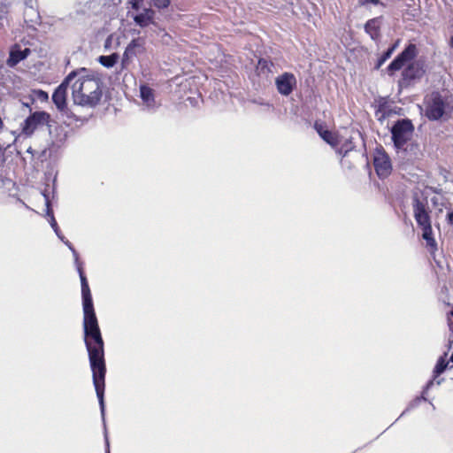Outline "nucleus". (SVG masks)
I'll return each mask as SVG.
<instances>
[{"label":"nucleus","mask_w":453,"mask_h":453,"mask_svg":"<svg viewBox=\"0 0 453 453\" xmlns=\"http://www.w3.org/2000/svg\"><path fill=\"white\" fill-rule=\"evenodd\" d=\"M75 265L81 279L83 309V339L88 351L92 372L93 384L99 401L101 411L104 412V388L106 363L104 357V342L98 319L96 315L92 295L83 269V263L79 260L77 252L73 250Z\"/></svg>","instance_id":"1"},{"label":"nucleus","mask_w":453,"mask_h":453,"mask_svg":"<svg viewBox=\"0 0 453 453\" xmlns=\"http://www.w3.org/2000/svg\"><path fill=\"white\" fill-rule=\"evenodd\" d=\"M72 95L76 104L94 107L102 97L100 81L92 77L79 78L72 85Z\"/></svg>","instance_id":"2"},{"label":"nucleus","mask_w":453,"mask_h":453,"mask_svg":"<svg viewBox=\"0 0 453 453\" xmlns=\"http://www.w3.org/2000/svg\"><path fill=\"white\" fill-rule=\"evenodd\" d=\"M413 217L418 227L422 230V237L426 242V246L436 249V241L434 238L432 228L431 211L429 209L426 197L421 198L418 194H414L411 201Z\"/></svg>","instance_id":"3"},{"label":"nucleus","mask_w":453,"mask_h":453,"mask_svg":"<svg viewBox=\"0 0 453 453\" xmlns=\"http://www.w3.org/2000/svg\"><path fill=\"white\" fill-rule=\"evenodd\" d=\"M426 116L430 120L441 119L448 110H452L449 104L442 97L440 92L433 91L425 101Z\"/></svg>","instance_id":"4"},{"label":"nucleus","mask_w":453,"mask_h":453,"mask_svg":"<svg viewBox=\"0 0 453 453\" xmlns=\"http://www.w3.org/2000/svg\"><path fill=\"white\" fill-rule=\"evenodd\" d=\"M414 130L413 125L409 119L398 120L391 129L392 140L396 148L403 147L410 140Z\"/></svg>","instance_id":"5"},{"label":"nucleus","mask_w":453,"mask_h":453,"mask_svg":"<svg viewBox=\"0 0 453 453\" xmlns=\"http://www.w3.org/2000/svg\"><path fill=\"white\" fill-rule=\"evenodd\" d=\"M50 119V116L46 111H35L21 125L22 134L26 136H31L38 127L47 124Z\"/></svg>","instance_id":"6"},{"label":"nucleus","mask_w":453,"mask_h":453,"mask_svg":"<svg viewBox=\"0 0 453 453\" xmlns=\"http://www.w3.org/2000/svg\"><path fill=\"white\" fill-rule=\"evenodd\" d=\"M418 55L417 46L410 43L406 48L388 65L387 70L392 75L395 72L401 70L403 65L413 60Z\"/></svg>","instance_id":"7"},{"label":"nucleus","mask_w":453,"mask_h":453,"mask_svg":"<svg viewBox=\"0 0 453 453\" xmlns=\"http://www.w3.org/2000/svg\"><path fill=\"white\" fill-rule=\"evenodd\" d=\"M76 76L74 72L70 73L64 81L58 85L52 94V101L59 111H65L67 109V88L70 81Z\"/></svg>","instance_id":"8"},{"label":"nucleus","mask_w":453,"mask_h":453,"mask_svg":"<svg viewBox=\"0 0 453 453\" xmlns=\"http://www.w3.org/2000/svg\"><path fill=\"white\" fill-rule=\"evenodd\" d=\"M425 73L423 66L418 62H411L402 72V77L398 81L401 88H408L414 81L420 79Z\"/></svg>","instance_id":"9"},{"label":"nucleus","mask_w":453,"mask_h":453,"mask_svg":"<svg viewBox=\"0 0 453 453\" xmlns=\"http://www.w3.org/2000/svg\"><path fill=\"white\" fill-rule=\"evenodd\" d=\"M373 166L379 178L384 179L391 174V160L386 151L380 148L377 149L373 157Z\"/></svg>","instance_id":"10"},{"label":"nucleus","mask_w":453,"mask_h":453,"mask_svg":"<svg viewBox=\"0 0 453 453\" xmlns=\"http://www.w3.org/2000/svg\"><path fill=\"white\" fill-rule=\"evenodd\" d=\"M144 50V41L142 38L133 39L127 46L121 58V70L127 69L134 57Z\"/></svg>","instance_id":"11"},{"label":"nucleus","mask_w":453,"mask_h":453,"mask_svg":"<svg viewBox=\"0 0 453 453\" xmlns=\"http://www.w3.org/2000/svg\"><path fill=\"white\" fill-rule=\"evenodd\" d=\"M278 92L282 96H289L296 87V78L292 73H283L275 79Z\"/></svg>","instance_id":"12"},{"label":"nucleus","mask_w":453,"mask_h":453,"mask_svg":"<svg viewBox=\"0 0 453 453\" xmlns=\"http://www.w3.org/2000/svg\"><path fill=\"white\" fill-rule=\"evenodd\" d=\"M31 53L29 48L21 49V46L15 43L10 50L9 58L7 59V65L11 67L15 66L20 61L24 60Z\"/></svg>","instance_id":"13"},{"label":"nucleus","mask_w":453,"mask_h":453,"mask_svg":"<svg viewBox=\"0 0 453 453\" xmlns=\"http://www.w3.org/2000/svg\"><path fill=\"white\" fill-rule=\"evenodd\" d=\"M155 12L150 7H144L142 12L134 17V21L141 27H146L153 22Z\"/></svg>","instance_id":"14"},{"label":"nucleus","mask_w":453,"mask_h":453,"mask_svg":"<svg viewBox=\"0 0 453 453\" xmlns=\"http://www.w3.org/2000/svg\"><path fill=\"white\" fill-rule=\"evenodd\" d=\"M365 30L373 41H377L380 37V27L378 19H369L365 25Z\"/></svg>","instance_id":"15"},{"label":"nucleus","mask_w":453,"mask_h":453,"mask_svg":"<svg viewBox=\"0 0 453 453\" xmlns=\"http://www.w3.org/2000/svg\"><path fill=\"white\" fill-rule=\"evenodd\" d=\"M119 59V55L118 53H112L108 56H100L97 60L103 66L111 68L118 63Z\"/></svg>","instance_id":"16"},{"label":"nucleus","mask_w":453,"mask_h":453,"mask_svg":"<svg viewBox=\"0 0 453 453\" xmlns=\"http://www.w3.org/2000/svg\"><path fill=\"white\" fill-rule=\"evenodd\" d=\"M273 66V63L271 60L265 58H259L256 71L260 74H268L272 73V67Z\"/></svg>","instance_id":"17"},{"label":"nucleus","mask_w":453,"mask_h":453,"mask_svg":"<svg viewBox=\"0 0 453 453\" xmlns=\"http://www.w3.org/2000/svg\"><path fill=\"white\" fill-rule=\"evenodd\" d=\"M141 98L143 102L150 104L154 102V90L148 85L140 86Z\"/></svg>","instance_id":"18"},{"label":"nucleus","mask_w":453,"mask_h":453,"mask_svg":"<svg viewBox=\"0 0 453 453\" xmlns=\"http://www.w3.org/2000/svg\"><path fill=\"white\" fill-rule=\"evenodd\" d=\"M320 137L332 147H335L339 144V136L336 133L326 130L321 134Z\"/></svg>","instance_id":"19"},{"label":"nucleus","mask_w":453,"mask_h":453,"mask_svg":"<svg viewBox=\"0 0 453 453\" xmlns=\"http://www.w3.org/2000/svg\"><path fill=\"white\" fill-rule=\"evenodd\" d=\"M447 356V354L444 355V357H441L437 363H436V365L434 369V376H439L440 374H441L445 370L446 368L448 367V365H449V361L446 360L445 357Z\"/></svg>","instance_id":"20"},{"label":"nucleus","mask_w":453,"mask_h":453,"mask_svg":"<svg viewBox=\"0 0 453 453\" xmlns=\"http://www.w3.org/2000/svg\"><path fill=\"white\" fill-rule=\"evenodd\" d=\"M397 47V42L389 47L378 59L376 64V68H380L393 54L395 48Z\"/></svg>","instance_id":"21"},{"label":"nucleus","mask_w":453,"mask_h":453,"mask_svg":"<svg viewBox=\"0 0 453 453\" xmlns=\"http://www.w3.org/2000/svg\"><path fill=\"white\" fill-rule=\"evenodd\" d=\"M355 149V144L351 139L346 140L341 148L339 149L338 152L342 155L343 157L347 156V154L350 151H352Z\"/></svg>","instance_id":"22"},{"label":"nucleus","mask_w":453,"mask_h":453,"mask_svg":"<svg viewBox=\"0 0 453 453\" xmlns=\"http://www.w3.org/2000/svg\"><path fill=\"white\" fill-rule=\"evenodd\" d=\"M132 9L135 11L143 10L144 7H150V4L148 2V0H131L130 1Z\"/></svg>","instance_id":"23"},{"label":"nucleus","mask_w":453,"mask_h":453,"mask_svg":"<svg viewBox=\"0 0 453 453\" xmlns=\"http://www.w3.org/2000/svg\"><path fill=\"white\" fill-rule=\"evenodd\" d=\"M326 123L321 120H316L314 122L313 127L318 133V134L320 136L323 132H326L327 129L326 128Z\"/></svg>","instance_id":"24"},{"label":"nucleus","mask_w":453,"mask_h":453,"mask_svg":"<svg viewBox=\"0 0 453 453\" xmlns=\"http://www.w3.org/2000/svg\"><path fill=\"white\" fill-rule=\"evenodd\" d=\"M152 2L155 7L164 9L170 5L171 0H152Z\"/></svg>","instance_id":"25"},{"label":"nucleus","mask_w":453,"mask_h":453,"mask_svg":"<svg viewBox=\"0 0 453 453\" xmlns=\"http://www.w3.org/2000/svg\"><path fill=\"white\" fill-rule=\"evenodd\" d=\"M388 103L386 101L384 102H380L378 105V111H381L383 113V116H385L387 114V111H388Z\"/></svg>","instance_id":"26"},{"label":"nucleus","mask_w":453,"mask_h":453,"mask_svg":"<svg viewBox=\"0 0 453 453\" xmlns=\"http://www.w3.org/2000/svg\"><path fill=\"white\" fill-rule=\"evenodd\" d=\"M33 0H27L26 4L28 6V11L35 14L37 18L39 17L38 12L33 7Z\"/></svg>","instance_id":"27"},{"label":"nucleus","mask_w":453,"mask_h":453,"mask_svg":"<svg viewBox=\"0 0 453 453\" xmlns=\"http://www.w3.org/2000/svg\"><path fill=\"white\" fill-rule=\"evenodd\" d=\"M446 222L448 225L453 226V210L448 211L446 215Z\"/></svg>","instance_id":"28"},{"label":"nucleus","mask_w":453,"mask_h":453,"mask_svg":"<svg viewBox=\"0 0 453 453\" xmlns=\"http://www.w3.org/2000/svg\"><path fill=\"white\" fill-rule=\"evenodd\" d=\"M50 225L54 231L56 232V234L58 235V226L53 215H51Z\"/></svg>","instance_id":"29"},{"label":"nucleus","mask_w":453,"mask_h":453,"mask_svg":"<svg viewBox=\"0 0 453 453\" xmlns=\"http://www.w3.org/2000/svg\"><path fill=\"white\" fill-rule=\"evenodd\" d=\"M448 324H449L450 331L453 332V310L449 314Z\"/></svg>","instance_id":"30"},{"label":"nucleus","mask_w":453,"mask_h":453,"mask_svg":"<svg viewBox=\"0 0 453 453\" xmlns=\"http://www.w3.org/2000/svg\"><path fill=\"white\" fill-rule=\"evenodd\" d=\"M111 42H112V35H110L105 42H104V48L107 50V49H110L111 46Z\"/></svg>","instance_id":"31"},{"label":"nucleus","mask_w":453,"mask_h":453,"mask_svg":"<svg viewBox=\"0 0 453 453\" xmlns=\"http://www.w3.org/2000/svg\"><path fill=\"white\" fill-rule=\"evenodd\" d=\"M39 94H40V96H41L42 97H43V98H48V94H47L46 92H44V91H42V90H40V91H39Z\"/></svg>","instance_id":"32"},{"label":"nucleus","mask_w":453,"mask_h":453,"mask_svg":"<svg viewBox=\"0 0 453 453\" xmlns=\"http://www.w3.org/2000/svg\"><path fill=\"white\" fill-rule=\"evenodd\" d=\"M368 1H369L370 3H372V4H375V5H377V4H380V0H368Z\"/></svg>","instance_id":"33"},{"label":"nucleus","mask_w":453,"mask_h":453,"mask_svg":"<svg viewBox=\"0 0 453 453\" xmlns=\"http://www.w3.org/2000/svg\"><path fill=\"white\" fill-rule=\"evenodd\" d=\"M449 45L453 49V35L450 37Z\"/></svg>","instance_id":"34"}]
</instances>
